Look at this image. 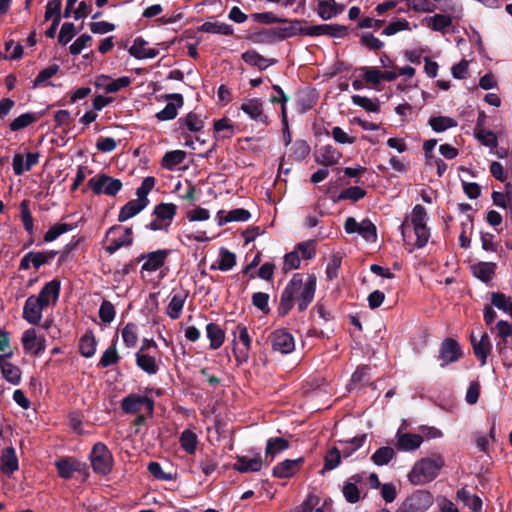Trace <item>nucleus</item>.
<instances>
[{
	"mask_svg": "<svg viewBox=\"0 0 512 512\" xmlns=\"http://www.w3.org/2000/svg\"><path fill=\"white\" fill-rule=\"evenodd\" d=\"M120 360L117 349L115 345H111L108 347L102 354L98 366L102 368L109 367L111 365L117 364Z\"/></svg>",
	"mask_w": 512,
	"mask_h": 512,
	"instance_id": "nucleus-50",
	"label": "nucleus"
},
{
	"mask_svg": "<svg viewBox=\"0 0 512 512\" xmlns=\"http://www.w3.org/2000/svg\"><path fill=\"white\" fill-rule=\"evenodd\" d=\"M461 355L458 343L453 339H446L440 349V358L443 360V365L455 362Z\"/></svg>",
	"mask_w": 512,
	"mask_h": 512,
	"instance_id": "nucleus-26",
	"label": "nucleus"
},
{
	"mask_svg": "<svg viewBox=\"0 0 512 512\" xmlns=\"http://www.w3.org/2000/svg\"><path fill=\"white\" fill-rule=\"evenodd\" d=\"M75 34H76L75 25L70 22H65L61 26L59 36H58V41L61 44L66 45L68 42L71 41V39L75 36Z\"/></svg>",
	"mask_w": 512,
	"mask_h": 512,
	"instance_id": "nucleus-60",
	"label": "nucleus"
},
{
	"mask_svg": "<svg viewBox=\"0 0 512 512\" xmlns=\"http://www.w3.org/2000/svg\"><path fill=\"white\" fill-rule=\"evenodd\" d=\"M21 208V220L23 222V226L25 230L32 234L34 229L33 217L28 208V203L26 200H23L20 204Z\"/></svg>",
	"mask_w": 512,
	"mask_h": 512,
	"instance_id": "nucleus-58",
	"label": "nucleus"
},
{
	"mask_svg": "<svg viewBox=\"0 0 512 512\" xmlns=\"http://www.w3.org/2000/svg\"><path fill=\"white\" fill-rule=\"evenodd\" d=\"M180 445L188 454H193L197 447V436L191 430H184L180 436Z\"/></svg>",
	"mask_w": 512,
	"mask_h": 512,
	"instance_id": "nucleus-47",
	"label": "nucleus"
},
{
	"mask_svg": "<svg viewBox=\"0 0 512 512\" xmlns=\"http://www.w3.org/2000/svg\"><path fill=\"white\" fill-rule=\"evenodd\" d=\"M344 229L348 234L358 233L367 242L374 243L377 240L376 226L369 219L357 222L355 218L348 217L345 220Z\"/></svg>",
	"mask_w": 512,
	"mask_h": 512,
	"instance_id": "nucleus-7",
	"label": "nucleus"
},
{
	"mask_svg": "<svg viewBox=\"0 0 512 512\" xmlns=\"http://www.w3.org/2000/svg\"><path fill=\"white\" fill-rule=\"evenodd\" d=\"M90 460L93 470L98 474L106 475L112 470V454L103 443H96L94 445Z\"/></svg>",
	"mask_w": 512,
	"mask_h": 512,
	"instance_id": "nucleus-6",
	"label": "nucleus"
},
{
	"mask_svg": "<svg viewBox=\"0 0 512 512\" xmlns=\"http://www.w3.org/2000/svg\"><path fill=\"white\" fill-rule=\"evenodd\" d=\"M170 98H173L176 102H169L166 106L156 114V118L160 121L172 120L177 116L178 108L183 105V98L180 94H172Z\"/></svg>",
	"mask_w": 512,
	"mask_h": 512,
	"instance_id": "nucleus-31",
	"label": "nucleus"
},
{
	"mask_svg": "<svg viewBox=\"0 0 512 512\" xmlns=\"http://www.w3.org/2000/svg\"><path fill=\"white\" fill-rule=\"evenodd\" d=\"M316 289V277L308 275L305 279L299 273L294 274L280 298L279 311L287 314L297 303L300 311L305 310L312 302Z\"/></svg>",
	"mask_w": 512,
	"mask_h": 512,
	"instance_id": "nucleus-1",
	"label": "nucleus"
},
{
	"mask_svg": "<svg viewBox=\"0 0 512 512\" xmlns=\"http://www.w3.org/2000/svg\"><path fill=\"white\" fill-rule=\"evenodd\" d=\"M154 216L164 221V224L169 227L176 214V205L172 203H161L154 209Z\"/></svg>",
	"mask_w": 512,
	"mask_h": 512,
	"instance_id": "nucleus-36",
	"label": "nucleus"
},
{
	"mask_svg": "<svg viewBox=\"0 0 512 512\" xmlns=\"http://www.w3.org/2000/svg\"><path fill=\"white\" fill-rule=\"evenodd\" d=\"M352 102L368 112H378L380 108L378 100H373L365 96L353 95Z\"/></svg>",
	"mask_w": 512,
	"mask_h": 512,
	"instance_id": "nucleus-51",
	"label": "nucleus"
},
{
	"mask_svg": "<svg viewBox=\"0 0 512 512\" xmlns=\"http://www.w3.org/2000/svg\"><path fill=\"white\" fill-rule=\"evenodd\" d=\"M21 342L24 351L35 356L41 355L46 349V339L38 335L34 328L27 329L23 332Z\"/></svg>",
	"mask_w": 512,
	"mask_h": 512,
	"instance_id": "nucleus-10",
	"label": "nucleus"
},
{
	"mask_svg": "<svg viewBox=\"0 0 512 512\" xmlns=\"http://www.w3.org/2000/svg\"><path fill=\"white\" fill-rule=\"evenodd\" d=\"M473 272L474 275L480 278L481 280L489 281L494 274V268L490 264L481 263L473 267Z\"/></svg>",
	"mask_w": 512,
	"mask_h": 512,
	"instance_id": "nucleus-62",
	"label": "nucleus"
},
{
	"mask_svg": "<svg viewBox=\"0 0 512 512\" xmlns=\"http://www.w3.org/2000/svg\"><path fill=\"white\" fill-rule=\"evenodd\" d=\"M129 54L136 59H152L159 54V50L148 46V42L142 37L134 39L129 48Z\"/></svg>",
	"mask_w": 512,
	"mask_h": 512,
	"instance_id": "nucleus-18",
	"label": "nucleus"
},
{
	"mask_svg": "<svg viewBox=\"0 0 512 512\" xmlns=\"http://www.w3.org/2000/svg\"><path fill=\"white\" fill-rule=\"evenodd\" d=\"M236 264V255L225 248H221L219 252V260L217 264H212L211 269L220 271H229Z\"/></svg>",
	"mask_w": 512,
	"mask_h": 512,
	"instance_id": "nucleus-35",
	"label": "nucleus"
},
{
	"mask_svg": "<svg viewBox=\"0 0 512 512\" xmlns=\"http://www.w3.org/2000/svg\"><path fill=\"white\" fill-rule=\"evenodd\" d=\"M0 466L2 472L6 474H12L19 468L18 458L16 456L15 449L8 447L3 450L0 457Z\"/></svg>",
	"mask_w": 512,
	"mask_h": 512,
	"instance_id": "nucleus-30",
	"label": "nucleus"
},
{
	"mask_svg": "<svg viewBox=\"0 0 512 512\" xmlns=\"http://www.w3.org/2000/svg\"><path fill=\"white\" fill-rule=\"evenodd\" d=\"M429 125L435 132L439 133L457 126V122L451 117L437 116L429 120Z\"/></svg>",
	"mask_w": 512,
	"mask_h": 512,
	"instance_id": "nucleus-43",
	"label": "nucleus"
},
{
	"mask_svg": "<svg viewBox=\"0 0 512 512\" xmlns=\"http://www.w3.org/2000/svg\"><path fill=\"white\" fill-rule=\"evenodd\" d=\"M61 283L58 279H53L46 283L38 295L35 297L47 308L55 305L60 294Z\"/></svg>",
	"mask_w": 512,
	"mask_h": 512,
	"instance_id": "nucleus-16",
	"label": "nucleus"
},
{
	"mask_svg": "<svg viewBox=\"0 0 512 512\" xmlns=\"http://www.w3.org/2000/svg\"><path fill=\"white\" fill-rule=\"evenodd\" d=\"M300 263L301 257L299 255V251L293 250L285 255L283 270L290 271L293 269H297L300 267Z\"/></svg>",
	"mask_w": 512,
	"mask_h": 512,
	"instance_id": "nucleus-63",
	"label": "nucleus"
},
{
	"mask_svg": "<svg viewBox=\"0 0 512 512\" xmlns=\"http://www.w3.org/2000/svg\"><path fill=\"white\" fill-rule=\"evenodd\" d=\"M199 31L221 35H231L233 28L231 25L222 22H204L200 27Z\"/></svg>",
	"mask_w": 512,
	"mask_h": 512,
	"instance_id": "nucleus-39",
	"label": "nucleus"
},
{
	"mask_svg": "<svg viewBox=\"0 0 512 512\" xmlns=\"http://www.w3.org/2000/svg\"><path fill=\"white\" fill-rule=\"evenodd\" d=\"M81 355L86 358L92 357L96 352V340L92 335L85 334L81 337L79 343Z\"/></svg>",
	"mask_w": 512,
	"mask_h": 512,
	"instance_id": "nucleus-48",
	"label": "nucleus"
},
{
	"mask_svg": "<svg viewBox=\"0 0 512 512\" xmlns=\"http://www.w3.org/2000/svg\"><path fill=\"white\" fill-rule=\"evenodd\" d=\"M120 230V227L113 226L109 228L106 233V237L110 239V244L106 246L105 250L108 254L112 255L120 248L124 246H129L133 242L132 229L124 228L123 231L116 237H112L117 231Z\"/></svg>",
	"mask_w": 512,
	"mask_h": 512,
	"instance_id": "nucleus-11",
	"label": "nucleus"
},
{
	"mask_svg": "<svg viewBox=\"0 0 512 512\" xmlns=\"http://www.w3.org/2000/svg\"><path fill=\"white\" fill-rule=\"evenodd\" d=\"M395 456L393 448L385 446L375 451L371 456L372 462L377 466L387 465Z\"/></svg>",
	"mask_w": 512,
	"mask_h": 512,
	"instance_id": "nucleus-40",
	"label": "nucleus"
},
{
	"mask_svg": "<svg viewBox=\"0 0 512 512\" xmlns=\"http://www.w3.org/2000/svg\"><path fill=\"white\" fill-rule=\"evenodd\" d=\"M187 299V293L183 290L174 291L167 306V315L171 319H178L181 316L184 304Z\"/></svg>",
	"mask_w": 512,
	"mask_h": 512,
	"instance_id": "nucleus-25",
	"label": "nucleus"
},
{
	"mask_svg": "<svg viewBox=\"0 0 512 512\" xmlns=\"http://www.w3.org/2000/svg\"><path fill=\"white\" fill-rule=\"evenodd\" d=\"M234 347L233 353L236 361L241 364L248 360L251 349L252 339L248 333V329L244 325H237L233 331Z\"/></svg>",
	"mask_w": 512,
	"mask_h": 512,
	"instance_id": "nucleus-5",
	"label": "nucleus"
},
{
	"mask_svg": "<svg viewBox=\"0 0 512 512\" xmlns=\"http://www.w3.org/2000/svg\"><path fill=\"white\" fill-rule=\"evenodd\" d=\"M303 461L304 459L302 457L293 460L285 459L273 467L272 474L277 478L291 477L299 471Z\"/></svg>",
	"mask_w": 512,
	"mask_h": 512,
	"instance_id": "nucleus-20",
	"label": "nucleus"
},
{
	"mask_svg": "<svg viewBox=\"0 0 512 512\" xmlns=\"http://www.w3.org/2000/svg\"><path fill=\"white\" fill-rule=\"evenodd\" d=\"M363 478L359 474L352 475L343 485L342 493L348 503L354 504L363 498Z\"/></svg>",
	"mask_w": 512,
	"mask_h": 512,
	"instance_id": "nucleus-12",
	"label": "nucleus"
},
{
	"mask_svg": "<svg viewBox=\"0 0 512 512\" xmlns=\"http://www.w3.org/2000/svg\"><path fill=\"white\" fill-rule=\"evenodd\" d=\"M289 25L282 27L279 29V32L283 38H290L297 34H302L304 31V27L302 26L303 21L301 20H292L288 22Z\"/></svg>",
	"mask_w": 512,
	"mask_h": 512,
	"instance_id": "nucleus-55",
	"label": "nucleus"
},
{
	"mask_svg": "<svg viewBox=\"0 0 512 512\" xmlns=\"http://www.w3.org/2000/svg\"><path fill=\"white\" fill-rule=\"evenodd\" d=\"M146 207V203H142L140 200H130L121 209L118 215L119 222H125L128 219L136 216Z\"/></svg>",
	"mask_w": 512,
	"mask_h": 512,
	"instance_id": "nucleus-34",
	"label": "nucleus"
},
{
	"mask_svg": "<svg viewBox=\"0 0 512 512\" xmlns=\"http://www.w3.org/2000/svg\"><path fill=\"white\" fill-rule=\"evenodd\" d=\"M89 188L97 195L115 196L122 189V182L106 174H98L88 181Z\"/></svg>",
	"mask_w": 512,
	"mask_h": 512,
	"instance_id": "nucleus-4",
	"label": "nucleus"
},
{
	"mask_svg": "<svg viewBox=\"0 0 512 512\" xmlns=\"http://www.w3.org/2000/svg\"><path fill=\"white\" fill-rule=\"evenodd\" d=\"M442 455L432 454L419 459L408 473V480L413 485H424L433 481L444 467Z\"/></svg>",
	"mask_w": 512,
	"mask_h": 512,
	"instance_id": "nucleus-3",
	"label": "nucleus"
},
{
	"mask_svg": "<svg viewBox=\"0 0 512 512\" xmlns=\"http://www.w3.org/2000/svg\"><path fill=\"white\" fill-rule=\"evenodd\" d=\"M366 440V435L362 434L355 436L350 440H340L339 444L342 446L340 449L344 458L350 457L354 452L360 449Z\"/></svg>",
	"mask_w": 512,
	"mask_h": 512,
	"instance_id": "nucleus-37",
	"label": "nucleus"
},
{
	"mask_svg": "<svg viewBox=\"0 0 512 512\" xmlns=\"http://www.w3.org/2000/svg\"><path fill=\"white\" fill-rule=\"evenodd\" d=\"M11 354L12 352H8L7 354L0 355V371L9 383L17 385L21 380V371L16 365L6 361V358L11 356Z\"/></svg>",
	"mask_w": 512,
	"mask_h": 512,
	"instance_id": "nucleus-21",
	"label": "nucleus"
},
{
	"mask_svg": "<svg viewBox=\"0 0 512 512\" xmlns=\"http://www.w3.org/2000/svg\"><path fill=\"white\" fill-rule=\"evenodd\" d=\"M36 116L34 113H24L15 118L11 124L10 129L12 131H18L20 129L28 127L30 124L36 121Z\"/></svg>",
	"mask_w": 512,
	"mask_h": 512,
	"instance_id": "nucleus-54",
	"label": "nucleus"
},
{
	"mask_svg": "<svg viewBox=\"0 0 512 512\" xmlns=\"http://www.w3.org/2000/svg\"><path fill=\"white\" fill-rule=\"evenodd\" d=\"M92 37L88 34L80 35L69 47L72 55L80 54L86 47L90 46Z\"/></svg>",
	"mask_w": 512,
	"mask_h": 512,
	"instance_id": "nucleus-57",
	"label": "nucleus"
},
{
	"mask_svg": "<svg viewBox=\"0 0 512 512\" xmlns=\"http://www.w3.org/2000/svg\"><path fill=\"white\" fill-rule=\"evenodd\" d=\"M45 308L35 295H31L25 301L22 314L23 319L29 324L36 325L41 321Z\"/></svg>",
	"mask_w": 512,
	"mask_h": 512,
	"instance_id": "nucleus-14",
	"label": "nucleus"
},
{
	"mask_svg": "<svg viewBox=\"0 0 512 512\" xmlns=\"http://www.w3.org/2000/svg\"><path fill=\"white\" fill-rule=\"evenodd\" d=\"M341 456L342 452L338 447H331L324 457L323 470L330 471L337 468L341 463Z\"/></svg>",
	"mask_w": 512,
	"mask_h": 512,
	"instance_id": "nucleus-41",
	"label": "nucleus"
},
{
	"mask_svg": "<svg viewBox=\"0 0 512 512\" xmlns=\"http://www.w3.org/2000/svg\"><path fill=\"white\" fill-rule=\"evenodd\" d=\"M344 10V6L335 0H321L318 3L317 13L323 20H330Z\"/></svg>",
	"mask_w": 512,
	"mask_h": 512,
	"instance_id": "nucleus-27",
	"label": "nucleus"
},
{
	"mask_svg": "<svg viewBox=\"0 0 512 512\" xmlns=\"http://www.w3.org/2000/svg\"><path fill=\"white\" fill-rule=\"evenodd\" d=\"M341 153L330 145L323 146L316 154V162L325 166H332L339 162Z\"/></svg>",
	"mask_w": 512,
	"mask_h": 512,
	"instance_id": "nucleus-29",
	"label": "nucleus"
},
{
	"mask_svg": "<svg viewBox=\"0 0 512 512\" xmlns=\"http://www.w3.org/2000/svg\"><path fill=\"white\" fill-rule=\"evenodd\" d=\"M241 110L253 121L264 125L269 124L268 116L264 114L262 102L259 99H248L241 104Z\"/></svg>",
	"mask_w": 512,
	"mask_h": 512,
	"instance_id": "nucleus-17",
	"label": "nucleus"
},
{
	"mask_svg": "<svg viewBox=\"0 0 512 512\" xmlns=\"http://www.w3.org/2000/svg\"><path fill=\"white\" fill-rule=\"evenodd\" d=\"M427 212L421 205L412 209L410 216L406 217L400 226L404 242L409 246L411 252L414 248H423L429 238L430 230L426 225Z\"/></svg>",
	"mask_w": 512,
	"mask_h": 512,
	"instance_id": "nucleus-2",
	"label": "nucleus"
},
{
	"mask_svg": "<svg viewBox=\"0 0 512 512\" xmlns=\"http://www.w3.org/2000/svg\"><path fill=\"white\" fill-rule=\"evenodd\" d=\"M471 344L473 346L474 354L481 361V365H485L488 355L491 352V342L487 333H482L479 338L471 334Z\"/></svg>",
	"mask_w": 512,
	"mask_h": 512,
	"instance_id": "nucleus-19",
	"label": "nucleus"
},
{
	"mask_svg": "<svg viewBox=\"0 0 512 512\" xmlns=\"http://www.w3.org/2000/svg\"><path fill=\"white\" fill-rule=\"evenodd\" d=\"M99 318L104 324H110L116 317V308L114 304L108 300H103L98 311Z\"/></svg>",
	"mask_w": 512,
	"mask_h": 512,
	"instance_id": "nucleus-42",
	"label": "nucleus"
},
{
	"mask_svg": "<svg viewBox=\"0 0 512 512\" xmlns=\"http://www.w3.org/2000/svg\"><path fill=\"white\" fill-rule=\"evenodd\" d=\"M263 461L260 455L253 458L247 456H238L236 462L233 464V469L241 472H258L261 470Z\"/></svg>",
	"mask_w": 512,
	"mask_h": 512,
	"instance_id": "nucleus-23",
	"label": "nucleus"
},
{
	"mask_svg": "<svg viewBox=\"0 0 512 512\" xmlns=\"http://www.w3.org/2000/svg\"><path fill=\"white\" fill-rule=\"evenodd\" d=\"M40 154L38 152L27 153L25 156L21 153H16L13 156L12 167L15 175L20 176L29 171L34 165L39 162Z\"/></svg>",
	"mask_w": 512,
	"mask_h": 512,
	"instance_id": "nucleus-15",
	"label": "nucleus"
},
{
	"mask_svg": "<svg viewBox=\"0 0 512 512\" xmlns=\"http://www.w3.org/2000/svg\"><path fill=\"white\" fill-rule=\"evenodd\" d=\"M206 335L212 350L219 349L225 341L224 330L218 324L212 322L206 325Z\"/></svg>",
	"mask_w": 512,
	"mask_h": 512,
	"instance_id": "nucleus-32",
	"label": "nucleus"
},
{
	"mask_svg": "<svg viewBox=\"0 0 512 512\" xmlns=\"http://www.w3.org/2000/svg\"><path fill=\"white\" fill-rule=\"evenodd\" d=\"M121 336L127 347H135L138 342L137 326L133 323H127L121 331Z\"/></svg>",
	"mask_w": 512,
	"mask_h": 512,
	"instance_id": "nucleus-46",
	"label": "nucleus"
},
{
	"mask_svg": "<svg viewBox=\"0 0 512 512\" xmlns=\"http://www.w3.org/2000/svg\"><path fill=\"white\" fill-rule=\"evenodd\" d=\"M56 256L54 251L45 252H29V257L32 260V266L39 269L42 265L50 262Z\"/></svg>",
	"mask_w": 512,
	"mask_h": 512,
	"instance_id": "nucleus-53",
	"label": "nucleus"
},
{
	"mask_svg": "<svg viewBox=\"0 0 512 512\" xmlns=\"http://www.w3.org/2000/svg\"><path fill=\"white\" fill-rule=\"evenodd\" d=\"M214 129L221 133L222 137H230L234 134V127L230 120L223 118L214 123Z\"/></svg>",
	"mask_w": 512,
	"mask_h": 512,
	"instance_id": "nucleus-64",
	"label": "nucleus"
},
{
	"mask_svg": "<svg viewBox=\"0 0 512 512\" xmlns=\"http://www.w3.org/2000/svg\"><path fill=\"white\" fill-rule=\"evenodd\" d=\"M154 402L147 396L129 395L122 401V409L126 413H136L145 409L148 413H152Z\"/></svg>",
	"mask_w": 512,
	"mask_h": 512,
	"instance_id": "nucleus-13",
	"label": "nucleus"
},
{
	"mask_svg": "<svg viewBox=\"0 0 512 512\" xmlns=\"http://www.w3.org/2000/svg\"><path fill=\"white\" fill-rule=\"evenodd\" d=\"M186 158V152L173 150L165 153L162 159V167L168 170H175Z\"/></svg>",
	"mask_w": 512,
	"mask_h": 512,
	"instance_id": "nucleus-38",
	"label": "nucleus"
},
{
	"mask_svg": "<svg viewBox=\"0 0 512 512\" xmlns=\"http://www.w3.org/2000/svg\"><path fill=\"white\" fill-rule=\"evenodd\" d=\"M136 364L149 375H154L159 370V365L155 357L145 352V345H142L136 353Z\"/></svg>",
	"mask_w": 512,
	"mask_h": 512,
	"instance_id": "nucleus-22",
	"label": "nucleus"
},
{
	"mask_svg": "<svg viewBox=\"0 0 512 512\" xmlns=\"http://www.w3.org/2000/svg\"><path fill=\"white\" fill-rule=\"evenodd\" d=\"M179 122L189 131L198 132L203 128L202 119L195 113H189L181 118Z\"/></svg>",
	"mask_w": 512,
	"mask_h": 512,
	"instance_id": "nucleus-52",
	"label": "nucleus"
},
{
	"mask_svg": "<svg viewBox=\"0 0 512 512\" xmlns=\"http://www.w3.org/2000/svg\"><path fill=\"white\" fill-rule=\"evenodd\" d=\"M58 473L60 477L64 479H69L72 477L74 471L76 470L74 464L67 458L59 459L55 462Z\"/></svg>",
	"mask_w": 512,
	"mask_h": 512,
	"instance_id": "nucleus-56",
	"label": "nucleus"
},
{
	"mask_svg": "<svg viewBox=\"0 0 512 512\" xmlns=\"http://www.w3.org/2000/svg\"><path fill=\"white\" fill-rule=\"evenodd\" d=\"M289 442L285 438L282 437H272L269 438L266 442L265 448V459L266 460H274V458L280 454L281 452L287 450L289 448Z\"/></svg>",
	"mask_w": 512,
	"mask_h": 512,
	"instance_id": "nucleus-28",
	"label": "nucleus"
},
{
	"mask_svg": "<svg viewBox=\"0 0 512 512\" xmlns=\"http://www.w3.org/2000/svg\"><path fill=\"white\" fill-rule=\"evenodd\" d=\"M331 135L333 139L339 144H353L356 141V137L345 132L338 126L332 128Z\"/></svg>",
	"mask_w": 512,
	"mask_h": 512,
	"instance_id": "nucleus-61",
	"label": "nucleus"
},
{
	"mask_svg": "<svg viewBox=\"0 0 512 512\" xmlns=\"http://www.w3.org/2000/svg\"><path fill=\"white\" fill-rule=\"evenodd\" d=\"M75 228L74 225L68 223H57L53 225L44 235L45 242H52L56 240L60 235L72 231Z\"/></svg>",
	"mask_w": 512,
	"mask_h": 512,
	"instance_id": "nucleus-45",
	"label": "nucleus"
},
{
	"mask_svg": "<svg viewBox=\"0 0 512 512\" xmlns=\"http://www.w3.org/2000/svg\"><path fill=\"white\" fill-rule=\"evenodd\" d=\"M251 214L248 210L244 208H236L226 213L224 217V222H234L241 221L245 222L249 220Z\"/></svg>",
	"mask_w": 512,
	"mask_h": 512,
	"instance_id": "nucleus-59",
	"label": "nucleus"
},
{
	"mask_svg": "<svg viewBox=\"0 0 512 512\" xmlns=\"http://www.w3.org/2000/svg\"><path fill=\"white\" fill-rule=\"evenodd\" d=\"M170 251L167 249H158L156 251L143 254L138 258L139 262H143L141 266V275L151 274L161 269L168 258Z\"/></svg>",
	"mask_w": 512,
	"mask_h": 512,
	"instance_id": "nucleus-8",
	"label": "nucleus"
},
{
	"mask_svg": "<svg viewBox=\"0 0 512 512\" xmlns=\"http://www.w3.org/2000/svg\"><path fill=\"white\" fill-rule=\"evenodd\" d=\"M59 71V66L54 64L50 65L47 68L43 69L39 72L36 78L33 81V87H40L43 85L53 86L51 82H47L51 77H53Z\"/></svg>",
	"mask_w": 512,
	"mask_h": 512,
	"instance_id": "nucleus-44",
	"label": "nucleus"
},
{
	"mask_svg": "<svg viewBox=\"0 0 512 512\" xmlns=\"http://www.w3.org/2000/svg\"><path fill=\"white\" fill-rule=\"evenodd\" d=\"M396 437L397 447L402 451H415L423 442V436L420 434L398 432Z\"/></svg>",
	"mask_w": 512,
	"mask_h": 512,
	"instance_id": "nucleus-24",
	"label": "nucleus"
},
{
	"mask_svg": "<svg viewBox=\"0 0 512 512\" xmlns=\"http://www.w3.org/2000/svg\"><path fill=\"white\" fill-rule=\"evenodd\" d=\"M270 342L273 351L281 354H289L295 349L293 335L285 329H277L270 334Z\"/></svg>",
	"mask_w": 512,
	"mask_h": 512,
	"instance_id": "nucleus-9",
	"label": "nucleus"
},
{
	"mask_svg": "<svg viewBox=\"0 0 512 512\" xmlns=\"http://www.w3.org/2000/svg\"><path fill=\"white\" fill-rule=\"evenodd\" d=\"M242 59L245 63L251 66L258 67L260 70H264L269 66L276 63L274 59H267L260 55L255 50H248L242 54Z\"/></svg>",
	"mask_w": 512,
	"mask_h": 512,
	"instance_id": "nucleus-33",
	"label": "nucleus"
},
{
	"mask_svg": "<svg viewBox=\"0 0 512 512\" xmlns=\"http://www.w3.org/2000/svg\"><path fill=\"white\" fill-rule=\"evenodd\" d=\"M427 25L435 31H445L452 23L451 18L447 15L437 14L433 17L426 18Z\"/></svg>",
	"mask_w": 512,
	"mask_h": 512,
	"instance_id": "nucleus-49",
	"label": "nucleus"
}]
</instances>
